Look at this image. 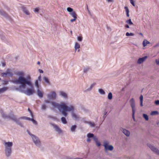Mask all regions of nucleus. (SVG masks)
<instances>
[{"mask_svg": "<svg viewBox=\"0 0 159 159\" xmlns=\"http://www.w3.org/2000/svg\"><path fill=\"white\" fill-rule=\"evenodd\" d=\"M140 106L142 107L143 106V101H140Z\"/></svg>", "mask_w": 159, "mask_h": 159, "instance_id": "e2e57ef3", "label": "nucleus"}, {"mask_svg": "<svg viewBox=\"0 0 159 159\" xmlns=\"http://www.w3.org/2000/svg\"><path fill=\"white\" fill-rule=\"evenodd\" d=\"M59 94L60 96L64 99L67 98V93L63 91H60L59 92Z\"/></svg>", "mask_w": 159, "mask_h": 159, "instance_id": "4468645a", "label": "nucleus"}, {"mask_svg": "<svg viewBox=\"0 0 159 159\" xmlns=\"http://www.w3.org/2000/svg\"><path fill=\"white\" fill-rule=\"evenodd\" d=\"M85 123L89 124L91 127H94L95 125L94 123L92 122L91 121H86L85 122Z\"/></svg>", "mask_w": 159, "mask_h": 159, "instance_id": "6ab92c4d", "label": "nucleus"}, {"mask_svg": "<svg viewBox=\"0 0 159 159\" xmlns=\"http://www.w3.org/2000/svg\"><path fill=\"white\" fill-rule=\"evenodd\" d=\"M87 11H88V13H89V14L90 15H91V13L89 9L88 8V5H87Z\"/></svg>", "mask_w": 159, "mask_h": 159, "instance_id": "864d4df0", "label": "nucleus"}, {"mask_svg": "<svg viewBox=\"0 0 159 159\" xmlns=\"http://www.w3.org/2000/svg\"><path fill=\"white\" fill-rule=\"evenodd\" d=\"M155 103L156 105H159V100H157L155 101Z\"/></svg>", "mask_w": 159, "mask_h": 159, "instance_id": "8fccbe9b", "label": "nucleus"}, {"mask_svg": "<svg viewBox=\"0 0 159 159\" xmlns=\"http://www.w3.org/2000/svg\"><path fill=\"white\" fill-rule=\"evenodd\" d=\"M132 117H133V119L134 121H135L136 120H135V116H134L135 111H132Z\"/></svg>", "mask_w": 159, "mask_h": 159, "instance_id": "a19ab883", "label": "nucleus"}, {"mask_svg": "<svg viewBox=\"0 0 159 159\" xmlns=\"http://www.w3.org/2000/svg\"><path fill=\"white\" fill-rule=\"evenodd\" d=\"M143 97L142 95H141L140 97V101H143Z\"/></svg>", "mask_w": 159, "mask_h": 159, "instance_id": "3c124183", "label": "nucleus"}, {"mask_svg": "<svg viewBox=\"0 0 159 159\" xmlns=\"http://www.w3.org/2000/svg\"><path fill=\"white\" fill-rule=\"evenodd\" d=\"M33 123L35 125H37V122L36 120L34 119H32L31 120Z\"/></svg>", "mask_w": 159, "mask_h": 159, "instance_id": "ea45409f", "label": "nucleus"}, {"mask_svg": "<svg viewBox=\"0 0 159 159\" xmlns=\"http://www.w3.org/2000/svg\"><path fill=\"white\" fill-rule=\"evenodd\" d=\"M76 18H74L73 19H71L70 20V21L71 22H73V21H75L76 20Z\"/></svg>", "mask_w": 159, "mask_h": 159, "instance_id": "13d9d810", "label": "nucleus"}, {"mask_svg": "<svg viewBox=\"0 0 159 159\" xmlns=\"http://www.w3.org/2000/svg\"><path fill=\"white\" fill-rule=\"evenodd\" d=\"M32 119V118H30L29 117H27L26 120L31 121Z\"/></svg>", "mask_w": 159, "mask_h": 159, "instance_id": "680f3d73", "label": "nucleus"}, {"mask_svg": "<svg viewBox=\"0 0 159 159\" xmlns=\"http://www.w3.org/2000/svg\"><path fill=\"white\" fill-rule=\"evenodd\" d=\"M130 104L132 108V111H135V102L133 98H131L129 101Z\"/></svg>", "mask_w": 159, "mask_h": 159, "instance_id": "f8f14e48", "label": "nucleus"}, {"mask_svg": "<svg viewBox=\"0 0 159 159\" xmlns=\"http://www.w3.org/2000/svg\"><path fill=\"white\" fill-rule=\"evenodd\" d=\"M0 113L2 117L4 119H10L14 121L18 125L21 127H23V126L21 123L16 118V116L13 114H10L7 115L4 113L1 110Z\"/></svg>", "mask_w": 159, "mask_h": 159, "instance_id": "7ed1b4c3", "label": "nucleus"}, {"mask_svg": "<svg viewBox=\"0 0 159 159\" xmlns=\"http://www.w3.org/2000/svg\"><path fill=\"white\" fill-rule=\"evenodd\" d=\"M99 93L102 95H104L105 93L104 91L102 89H99L98 90Z\"/></svg>", "mask_w": 159, "mask_h": 159, "instance_id": "bb28decb", "label": "nucleus"}, {"mask_svg": "<svg viewBox=\"0 0 159 159\" xmlns=\"http://www.w3.org/2000/svg\"><path fill=\"white\" fill-rule=\"evenodd\" d=\"M37 95L40 98H42L43 97V94L42 93L39 89H37Z\"/></svg>", "mask_w": 159, "mask_h": 159, "instance_id": "aec40b11", "label": "nucleus"}, {"mask_svg": "<svg viewBox=\"0 0 159 159\" xmlns=\"http://www.w3.org/2000/svg\"><path fill=\"white\" fill-rule=\"evenodd\" d=\"M124 8L125 10V11L126 12V16L127 17H129V8L128 7H124Z\"/></svg>", "mask_w": 159, "mask_h": 159, "instance_id": "5701e85b", "label": "nucleus"}, {"mask_svg": "<svg viewBox=\"0 0 159 159\" xmlns=\"http://www.w3.org/2000/svg\"><path fill=\"white\" fill-rule=\"evenodd\" d=\"M82 37H81V36H78L77 38V40L80 41V42H81L82 41Z\"/></svg>", "mask_w": 159, "mask_h": 159, "instance_id": "58836bf2", "label": "nucleus"}, {"mask_svg": "<svg viewBox=\"0 0 159 159\" xmlns=\"http://www.w3.org/2000/svg\"><path fill=\"white\" fill-rule=\"evenodd\" d=\"M158 114V112L157 111H153L152 112L151 114L152 115H155Z\"/></svg>", "mask_w": 159, "mask_h": 159, "instance_id": "79ce46f5", "label": "nucleus"}, {"mask_svg": "<svg viewBox=\"0 0 159 159\" xmlns=\"http://www.w3.org/2000/svg\"><path fill=\"white\" fill-rule=\"evenodd\" d=\"M27 131L29 135L31 136L33 141L35 145L37 147L40 148L41 146V143L39 138L35 135L32 134L29 130H27Z\"/></svg>", "mask_w": 159, "mask_h": 159, "instance_id": "39448f33", "label": "nucleus"}, {"mask_svg": "<svg viewBox=\"0 0 159 159\" xmlns=\"http://www.w3.org/2000/svg\"><path fill=\"white\" fill-rule=\"evenodd\" d=\"M131 4L134 6H135V4L133 0H129Z\"/></svg>", "mask_w": 159, "mask_h": 159, "instance_id": "a18cd8bd", "label": "nucleus"}, {"mask_svg": "<svg viewBox=\"0 0 159 159\" xmlns=\"http://www.w3.org/2000/svg\"><path fill=\"white\" fill-rule=\"evenodd\" d=\"M39 81H41V75H40L38 77V80Z\"/></svg>", "mask_w": 159, "mask_h": 159, "instance_id": "603ef678", "label": "nucleus"}, {"mask_svg": "<svg viewBox=\"0 0 159 159\" xmlns=\"http://www.w3.org/2000/svg\"><path fill=\"white\" fill-rule=\"evenodd\" d=\"M8 89L7 87H4L0 89V94L6 92Z\"/></svg>", "mask_w": 159, "mask_h": 159, "instance_id": "a211bd4d", "label": "nucleus"}, {"mask_svg": "<svg viewBox=\"0 0 159 159\" xmlns=\"http://www.w3.org/2000/svg\"><path fill=\"white\" fill-rule=\"evenodd\" d=\"M0 38L2 40H4V36L3 35L2 33L0 34Z\"/></svg>", "mask_w": 159, "mask_h": 159, "instance_id": "37998d69", "label": "nucleus"}, {"mask_svg": "<svg viewBox=\"0 0 159 159\" xmlns=\"http://www.w3.org/2000/svg\"><path fill=\"white\" fill-rule=\"evenodd\" d=\"M150 43V42L146 40H144L143 43V47H145L148 44Z\"/></svg>", "mask_w": 159, "mask_h": 159, "instance_id": "393cba45", "label": "nucleus"}, {"mask_svg": "<svg viewBox=\"0 0 159 159\" xmlns=\"http://www.w3.org/2000/svg\"><path fill=\"white\" fill-rule=\"evenodd\" d=\"M80 47V45L78 43L75 42V50H76L77 49L79 48Z\"/></svg>", "mask_w": 159, "mask_h": 159, "instance_id": "a878e982", "label": "nucleus"}, {"mask_svg": "<svg viewBox=\"0 0 159 159\" xmlns=\"http://www.w3.org/2000/svg\"><path fill=\"white\" fill-rule=\"evenodd\" d=\"M52 126L55 130L58 133L60 134L62 132V130L56 124H52Z\"/></svg>", "mask_w": 159, "mask_h": 159, "instance_id": "ddd939ff", "label": "nucleus"}, {"mask_svg": "<svg viewBox=\"0 0 159 159\" xmlns=\"http://www.w3.org/2000/svg\"><path fill=\"white\" fill-rule=\"evenodd\" d=\"M148 146L152 151L156 154L159 155V150L158 149L150 144H148Z\"/></svg>", "mask_w": 159, "mask_h": 159, "instance_id": "9d476101", "label": "nucleus"}, {"mask_svg": "<svg viewBox=\"0 0 159 159\" xmlns=\"http://www.w3.org/2000/svg\"><path fill=\"white\" fill-rule=\"evenodd\" d=\"M121 131L126 136L129 137V136L130 133L129 130L125 129L122 128Z\"/></svg>", "mask_w": 159, "mask_h": 159, "instance_id": "2eb2a0df", "label": "nucleus"}, {"mask_svg": "<svg viewBox=\"0 0 159 159\" xmlns=\"http://www.w3.org/2000/svg\"><path fill=\"white\" fill-rule=\"evenodd\" d=\"M47 106L45 104H43L42 105L41 109L43 110H45Z\"/></svg>", "mask_w": 159, "mask_h": 159, "instance_id": "4c0bfd02", "label": "nucleus"}, {"mask_svg": "<svg viewBox=\"0 0 159 159\" xmlns=\"http://www.w3.org/2000/svg\"><path fill=\"white\" fill-rule=\"evenodd\" d=\"M94 136V134L92 133H89L87 134V137L89 138H93Z\"/></svg>", "mask_w": 159, "mask_h": 159, "instance_id": "c756f323", "label": "nucleus"}, {"mask_svg": "<svg viewBox=\"0 0 159 159\" xmlns=\"http://www.w3.org/2000/svg\"><path fill=\"white\" fill-rule=\"evenodd\" d=\"M108 98L109 100H111L112 98V94L111 92H110L108 95Z\"/></svg>", "mask_w": 159, "mask_h": 159, "instance_id": "c85d7f7f", "label": "nucleus"}, {"mask_svg": "<svg viewBox=\"0 0 159 159\" xmlns=\"http://www.w3.org/2000/svg\"><path fill=\"white\" fill-rule=\"evenodd\" d=\"M159 46V42L157 43L156 45L155 46V47Z\"/></svg>", "mask_w": 159, "mask_h": 159, "instance_id": "338daca9", "label": "nucleus"}, {"mask_svg": "<svg viewBox=\"0 0 159 159\" xmlns=\"http://www.w3.org/2000/svg\"><path fill=\"white\" fill-rule=\"evenodd\" d=\"M61 120L62 123L64 124H66L67 123L66 119L64 117H62L61 118Z\"/></svg>", "mask_w": 159, "mask_h": 159, "instance_id": "b1692460", "label": "nucleus"}, {"mask_svg": "<svg viewBox=\"0 0 159 159\" xmlns=\"http://www.w3.org/2000/svg\"><path fill=\"white\" fill-rule=\"evenodd\" d=\"M68 107H71L73 109L71 111H67V112L71 111V115L72 119L75 120H78L80 118V116L77 113L74 111L75 109V107L72 105H70Z\"/></svg>", "mask_w": 159, "mask_h": 159, "instance_id": "423d86ee", "label": "nucleus"}, {"mask_svg": "<svg viewBox=\"0 0 159 159\" xmlns=\"http://www.w3.org/2000/svg\"><path fill=\"white\" fill-rule=\"evenodd\" d=\"M56 97V93L54 91H52L47 95V98L50 100L55 99Z\"/></svg>", "mask_w": 159, "mask_h": 159, "instance_id": "9b49d317", "label": "nucleus"}, {"mask_svg": "<svg viewBox=\"0 0 159 159\" xmlns=\"http://www.w3.org/2000/svg\"><path fill=\"white\" fill-rule=\"evenodd\" d=\"M70 15L75 18L77 19V15L75 11L72 12L70 14Z\"/></svg>", "mask_w": 159, "mask_h": 159, "instance_id": "cd10ccee", "label": "nucleus"}, {"mask_svg": "<svg viewBox=\"0 0 159 159\" xmlns=\"http://www.w3.org/2000/svg\"><path fill=\"white\" fill-rule=\"evenodd\" d=\"M43 79L44 80V81L47 83H49V80L47 77H44L43 78Z\"/></svg>", "mask_w": 159, "mask_h": 159, "instance_id": "72a5a7b5", "label": "nucleus"}, {"mask_svg": "<svg viewBox=\"0 0 159 159\" xmlns=\"http://www.w3.org/2000/svg\"><path fill=\"white\" fill-rule=\"evenodd\" d=\"M51 104L54 108H57L62 115L65 117H66L68 115L67 111H71L73 109L71 107H68L64 103L59 104L56 102H52Z\"/></svg>", "mask_w": 159, "mask_h": 159, "instance_id": "f03ea898", "label": "nucleus"}, {"mask_svg": "<svg viewBox=\"0 0 159 159\" xmlns=\"http://www.w3.org/2000/svg\"><path fill=\"white\" fill-rule=\"evenodd\" d=\"M109 142L108 141H105L103 143V146L104 147L105 151L106 152L108 150L111 151L114 148L112 145H108Z\"/></svg>", "mask_w": 159, "mask_h": 159, "instance_id": "0eeeda50", "label": "nucleus"}, {"mask_svg": "<svg viewBox=\"0 0 159 159\" xmlns=\"http://www.w3.org/2000/svg\"><path fill=\"white\" fill-rule=\"evenodd\" d=\"M96 84L95 83H93L91 84L89 88L87 89L85 91L86 92H88V91H90L93 88V87Z\"/></svg>", "mask_w": 159, "mask_h": 159, "instance_id": "412c9836", "label": "nucleus"}, {"mask_svg": "<svg viewBox=\"0 0 159 159\" xmlns=\"http://www.w3.org/2000/svg\"><path fill=\"white\" fill-rule=\"evenodd\" d=\"M5 8L7 10H9V8L7 6H6Z\"/></svg>", "mask_w": 159, "mask_h": 159, "instance_id": "774afa93", "label": "nucleus"}, {"mask_svg": "<svg viewBox=\"0 0 159 159\" xmlns=\"http://www.w3.org/2000/svg\"><path fill=\"white\" fill-rule=\"evenodd\" d=\"M96 145L98 146H100L101 145V143H100L98 141L97 142H96Z\"/></svg>", "mask_w": 159, "mask_h": 159, "instance_id": "09e8293b", "label": "nucleus"}, {"mask_svg": "<svg viewBox=\"0 0 159 159\" xmlns=\"http://www.w3.org/2000/svg\"><path fill=\"white\" fill-rule=\"evenodd\" d=\"M4 145L5 146V151L6 156L9 157L11 153V147L13 145L12 142H5Z\"/></svg>", "mask_w": 159, "mask_h": 159, "instance_id": "20e7f679", "label": "nucleus"}, {"mask_svg": "<svg viewBox=\"0 0 159 159\" xmlns=\"http://www.w3.org/2000/svg\"><path fill=\"white\" fill-rule=\"evenodd\" d=\"M125 35L126 36H134V34L133 33H129V32H127L126 33Z\"/></svg>", "mask_w": 159, "mask_h": 159, "instance_id": "c9c22d12", "label": "nucleus"}, {"mask_svg": "<svg viewBox=\"0 0 159 159\" xmlns=\"http://www.w3.org/2000/svg\"><path fill=\"white\" fill-rule=\"evenodd\" d=\"M39 72L40 73H43V70H41V69H39Z\"/></svg>", "mask_w": 159, "mask_h": 159, "instance_id": "bf43d9fd", "label": "nucleus"}, {"mask_svg": "<svg viewBox=\"0 0 159 159\" xmlns=\"http://www.w3.org/2000/svg\"><path fill=\"white\" fill-rule=\"evenodd\" d=\"M94 140L95 141V142L98 141L97 138L96 136H94L93 138Z\"/></svg>", "mask_w": 159, "mask_h": 159, "instance_id": "c03bdc74", "label": "nucleus"}, {"mask_svg": "<svg viewBox=\"0 0 159 159\" xmlns=\"http://www.w3.org/2000/svg\"><path fill=\"white\" fill-rule=\"evenodd\" d=\"M125 27L126 28H129V26L128 25H125Z\"/></svg>", "mask_w": 159, "mask_h": 159, "instance_id": "052dcab7", "label": "nucleus"}, {"mask_svg": "<svg viewBox=\"0 0 159 159\" xmlns=\"http://www.w3.org/2000/svg\"><path fill=\"white\" fill-rule=\"evenodd\" d=\"M11 71L12 70L11 69H8L5 72L2 73V75L3 77H6L7 75L10 77H12L13 75V74Z\"/></svg>", "mask_w": 159, "mask_h": 159, "instance_id": "1a4fd4ad", "label": "nucleus"}, {"mask_svg": "<svg viewBox=\"0 0 159 159\" xmlns=\"http://www.w3.org/2000/svg\"><path fill=\"white\" fill-rule=\"evenodd\" d=\"M107 1L108 2H113L114 0H107Z\"/></svg>", "mask_w": 159, "mask_h": 159, "instance_id": "4d7b16f0", "label": "nucleus"}, {"mask_svg": "<svg viewBox=\"0 0 159 159\" xmlns=\"http://www.w3.org/2000/svg\"><path fill=\"white\" fill-rule=\"evenodd\" d=\"M126 22L128 24H129V25H133V23L131 21V19H129L126 21Z\"/></svg>", "mask_w": 159, "mask_h": 159, "instance_id": "2f4dec72", "label": "nucleus"}, {"mask_svg": "<svg viewBox=\"0 0 159 159\" xmlns=\"http://www.w3.org/2000/svg\"><path fill=\"white\" fill-rule=\"evenodd\" d=\"M143 117L146 120H148L149 119L148 116L146 114H143Z\"/></svg>", "mask_w": 159, "mask_h": 159, "instance_id": "473e14b6", "label": "nucleus"}, {"mask_svg": "<svg viewBox=\"0 0 159 159\" xmlns=\"http://www.w3.org/2000/svg\"><path fill=\"white\" fill-rule=\"evenodd\" d=\"M76 126L75 125H72L70 128L71 131L72 132H74L75 131V130L76 128Z\"/></svg>", "mask_w": 159, "mask_h": 159, "instance_id": "4be33fe9", "label": "nucleus"}, {"mask_svg": "<svg viewBox=\"0 0 159 159\" xmlns=\"http://www.w3.org/2000/svg\"><path fill=\"white\" fill-rule=\"evenodd\" d=\"M21 9L23 11L26 15H30V12L27 8L24 6H22Z\"/></svg>", "mask_w": 159, "mask_h": 159, "instance_id": "dca6fc26", "label": "nucleus"}, {"mask_svg": "<svg viewBox=\"0 0 159 159\" xmlns=\"http://www.w3.org/2000/svg\"><path fill=\"white\" fill-rule=\"evenodd\" d=\"M35 86L36 87L37 89L39 88V84L38 83V81L37 80H36L35 82Z\"/></svg>", "mask_w": 159, "mask_h": 159, "instance_id": "f704fd0d", "label": "nucleus"}, {"mask_svg": "<svg viewBox=\"0 0 159 159\" xmlns=\"http://www.w3.org/2000/svg\"><path fill=\"white\" fill-rule=\"evenodd\" d=\"M45 102L46 103H50V102L49 101L46 100L45 101Z\"/></svg>", "mask_w": 159, "mask_h": 159, "instance_id": "69168bd1", "label": "nucleus"}, {"mask_svg": "<svg viewBox=\"0 0 159 159\" xmlns=\"http://www.w3.org/2000/svg\"><path fill=\"white\" fill-rule=\"evenodd\" d=\"M90 140H91L89 138H88L87 139V141L88 142H90Z\"/></svg>", "mask_w": 159, "mask_h": 159, "instance_id": "0e129e2a", "label": "nucleus"}, {"mask_svg": "<svg viewBox=\"0 0 159 159\" xmlns=\"http://www.w3.org/2000/svg\"><path fill=\"white\" fill-rule=\"evenodd\" d=\"M39 9L38 8H35L34 9V11L35 12H38Z\"/></svg>", "mask_w": 159, "mask_h": 159, "instance_id": "5fc2aeb1", "label": "nucleus"}, {"mask_svg": "<svg viewBox=\"0 0 159 159\" xmlns=\"http://www.w3.org/2000/svg\"><path fill=\"white\" fill-rule=\"evenodd\" d=\"M28 111H29L30 112V114L31 116L33 117V114L32 112V111H31L30 110V108H28Z\"/></svg>", "mask_w": 159, "mask_h": 159, "instance_id": "de8ad7c7", "label": "nucleus"}, {"mask_svg": "<svg viewBox=\"0 0 159 159\" xmlns=\"http://www.w3.org/2000/svg\"><path fill=\"white\" fill-rule=\"evenodd\" d=\"M16 74L19 77L13 80L12 82L15 84H19L18 88L16 89L28 96L33 94L35 92V90L31 77L28 76L24 77L25 73L23 71H17Z\"/></svg>", "mask_w": 159, "mask_h": 159, "instance_id": "f257e3e1", "label": "nucleus"}, {"mask_svg": "<svg viewBox=\"0 0 159 159\" xmlns=\"http://www.w3.org/2000/svg\"><path fill=\"white\" fill-rule=\"evenodd\" d=\"M147 57V56H145L142 58H140L138 60V63L139 64H141L146 60Z\"/></svg>", "mask_w": 159, "mask_h": 159, "instance_id": "f3484780", "label": "nucleus"}, {"mask_svg": "<svg viewBox=\"0 0 159 159\" xmlns=\"http://www.w3.org/2000/svg\"><path fill=\"white\" fill-rule=\"evenodd\" d=\"M67 10L69 12H73V9L72 8H71L70 7L67 8Z\"/></svg>", "mask_w": 159, "mask_h": 159, "instance_id": "e433bc0d", "label": "nucleus"}, {"mask_svg": "<svg viewBox=\"0 0 159 159\" xmlns=\"http://www.w3.org/2000/svg\"><path fill=\"white\" fill-rule=\"evenodd\" d=\"M89 70V67H86L84 68L83 70V72L84 73H86Z\"/></svg>", "mask_w": 159, "mask_h": 159, "instance_id": "7c9ffc66", "label": "nucleus"}, {"mask_svg": "<svg viewBox=\"0 0 159 159\" xmlns=\"http://www.w3.org/2000/svg\"><path fill=\"white\" fill-rule=\"evenodd\" d=\"M0 14L10 21H12V19L11 17L9 16L4 11L0 9Z\"/></svg>", "mask_w": 159, "mask_h": 159, "instance_id": "6e6552de", "label": "nucleus"}, {"mask_svg": "<svg viewBox=\"0 0 159 159\" xmlns=\"http://www.w3.org/2000/svg\"><path fill=\"white\" fill-rule=\"evenodd\" d=\"M8 83V81H4L3 83V84H7Z\"/></svg>", "mask_w": 159, "mask_h": 159, "instance_id": "6e6d98bb", "label": "nucleus"}, {"mask_svg": "<svg viewBox=\"0 0 159 159\" xmlns=\"http://www.w3.org/2000/svg\"><path fill=\"white\" fill-rule=\"evenodd\" d=\"M27 117H25V116H23V117H20L19 118V119H18L19 120L20 119H25V120H26L27 119Z\"/></svg>", "mask_w": 159, "mask_h": 159, "instance_id": "49530a36", "label": "nucleus"}]
</instances>
